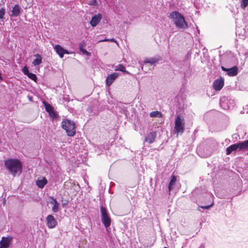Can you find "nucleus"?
Returning a JSON list of instances; mask_svg holds the SVG:
<instances>
[{"label": "nucleus", "instance_id": "5", "mask_svg": "<svg viewBox=\"0 0 248 248\" xmlns=\"http://www.w3.org/2000/svg\"><path fill=\"white\" fill-rule=\"evenodd\" d=\"M101 219L104 227L107 229L109 227L111 219L107 208L103 205L100 207Z\"/></svg>", "mask_w": 248, "mask_h": 248}, {"label": "nucleus", "instance_id": "13", "mask_svg": "<svg viewBox=\"0 0 248 248\" xmlns=\"http://www.w3.org/2000/svg\"><path fill=\"white\" fill-rule=\"evenodd\" d=\"M157 133L155 131H152L149 132L145 138L144 141L149 144L153 143L156 138Z\"/></svg>", "mask_w": 248, "mask_h": 248}, {"label": "nucleus", "instance_id": "18", "mask_svg": "<svg viewBox=\"0 0 248 248\" xmlns=\"http://www.w3.org/2000/svg\"><path fill=\"white\" fill-rule=\"evenodd\" d=\"M229 101L226 97H222L220 99V106L224 109H227L229 108Z\"/></svg>", "mask_w": 248, "mask_h": 248}, {"label": "nucleus", "instance_id": "4", "mask_svg": "<svg viewBox=\"0 0 248 248\" xmlns=\"http://www.w3.org/2000/svg\"><path fill=\"white\" fill-rule=\"evenodd\" d=\"M174 133L177 136L179 134L182 135L185 131V121L182 116L178 115L174 122Z\"/></svg>", "mask_w": 248, "mask_h": 248}, {"label": "nucleus", "instance_id": "30", "mask_svg": "<svg viewBox=\"0 0 248 248\" xmlns=\"http://www.w3.org/2000/svg\"><path fill=\"white\" fill-rule=\"evenodd\" d=\"M5 14V9L3 8H1L0 9V19H1L3 18Z\"/></svg>", "mask_w": 248, "mask_h": 248}, {"label": "nucleus", "instance_id": "9", "mask_svg": "<svg viewBox=\"0 0 248 248\" xmlns=\"http://www.w3.org/2000/svg\"><path fill=\"white\" fill-rule=\"evenodd\" d=\"M54 49L55 50L56 52L58 54L59 57L61 58L63 57L64 54H69V51L65 49H64L61 45H56L54 47Z\"/></svg>", "mask_w": 248, "mask_h": 248}, {"label": "nucleus", "instance_id": "32", "mask_svg": "<svg viewBox=\"0 0 248 248\" xmlns=\"http://www.w3.org/2000/svg\"><path fill=\"white\" fill-rule=\"evenodd\" d=\"M62 206L63 207H64L65 206L67 205L68 203H69V202H68V200H63V198H62Z\"/></svg>", "mask_w": 248, "mask_h": 248}, {"label": "nucleus", "instance_id": "29", "mask_svg": "<svg viewBox=\"0 0 248 248\" xmlns=\"http://www.w3.org/2000/svg\"><path fill=\"white\" fill-rule=\"evenodd\" d=\"M248 5V0H241V6L243 9H245Z\"/></svg>", "mask_w": 248, "mask_h": 248}, {"label": "nucleus", "instance_id": "23", "mask_svg": "<svg viewBox=\"0 0 248 248\" xmlns=\"http://www.w3.org/2000/svg\"><path fill=\"white\" fill-rule=\"evenodd\" d=\"M115 70L120 71L125 73H128V72L126 70L125 66L122 64H119L118 65L115 66Z\"/></svg>", "mask_w": 248, "mask_h": 248}, {"label": "nucleus", "instance_id": "8", "mask_svg": "<svg viewBox=\"0 0 248 248\" xmlns=\"http://www.w3.org/2000/svg\"><path fill=\"white\" fill-rule=\"evenodd\" d=\"M46 220L47 226L50 229L54 228L57 224V220L52 215H48Z\"/></svg>", "mask_w": 248, "mask_h": 248}, {"label": "nucleus", "instance_id": "38", "mask_svg": "<svg viewBox=\"0 0 248 248\" xmlns=\"http://www.w3.org/2000/svg\"><path fill=\"white\" fill-rule=\"evenodd\" d=\"M2 77L1 76V74L0 73V82L2 80Z\"/></svg>", "mask_w": 248, "mask_h": 248}, {"label": "nucleus", "instance_id": "26", "mask_svg": "<svg viewBox=\"0 0 248 248\" xmlns=\"http://www.w3.org/2000/svg\"><path fill=\"white\" fill-rule=\"evenodd\" d=\"M44 106L45 107L46 110L48 112V113L54 109L53 107L49 104L45 103Z\"/></svg>", "mask_w": 248, "mask_h": 248}, {"label": "nucleus", "instance_id": "34", "mask_svg": "<svg viewBox=\"0 0 248 248\" xmlns=\"http://www.w3.org/2000/svg\"><path fill=\"white\" fill-rule=\"evenodd\" d=\"M213 205V203H211L210 205H206V206H200V207L202 208V209H209V208H210Z\"/></svg>", "mask_w": 248, "mask_h": 248}, {"label": "nucleus", "instance_id": "10", "mask_svg": "<svg viewBox=\"0 0 248 248\" xmlns=\"http://www.w3.org/2000/svg\"><path fill=\"white\" fill-rule=\"evenodd\" d=\"M12 239L13 237L11 236L2 237L1 240L0 241V248H8Z\"/></svg>", "mask_w": 248, "mask_h": 248}, {"label": "nucleus", "instance_id": "2", "mask_svg": "<svg viewBox=\"0 0 248 248\" xmlns=\"http://www.w3.org/2000/svg\"><path fill=\"white\" fill-rule=\"evenodd\" d=\"M169 17L172 19L175 26L179 29H186L188 25L184 16L178 11H175L170 14Z\"/></svg>", "mask_w": 248, "mask_h": 248}, {"label": "nucleus", "instance_id": "21", "mask_svg": "<svg viewBox=\"0 0 248 248\" xmlns=\"http://www.w3.org/2000/svg\"><path fill=\"white\" fill-rule=\"evenodd\" d=\"M239 145V151H248V140L238 142Z\"/></svg>", "mask_w": 248, "mask_h": 248}, {"label": "nucleus", "instance_id": "27", "mask_svg": "<svg viewBox=\"0 0 248 248\" xmlns=\"http://www.w3.org/2000/svg\"><path fill=\"white\" fill-rule=\"evenodd\" d=\"M49 116L52 118L53 120L57 119L58 118V113L54 110H52V111L48 113Z\"/></svg>", "mask_w": 248, "mask_h": 248}, {"label": "nucleus", "instance_id": "39", "mask_svg": "<svg viewBox=\"0 0 248 248\" xmlns=\"http://www.w3.org/2000/svg\"><path fill=\"white\" fill-rule=\"evenodd\" d=\"M210 113V112L206 113L205 116H208V115H209Z\"/></svg>", "mask_w": 248, "mask_h": 248}, {"label": "nucleus", "instance_id": "41", "mask_svg": "<svg viewBox=\"0 0 248 248\" xmlns=\"http://www.w3.org/2000/svg\"><path fill=\"white\" fill-rule=\"evenodd\" d=\"M164 248H168L165 247Z\"/></svg>", "mask_w": 248, "mask_h": 248}, {"label": "nucleus", "instance_id": "14", "mask_svg": "<svg viewBox=\"0 0 248 248\" xmlns=\"http://www.w3.org/2000/svg\"><path fill=\"white\" fill-rule=\"evenodd\" d=\"M160 60V58L159 56H155L154 57L145 59L143 61V63L145 64L150 63L151 65H155Z\"/></svg>", "mask_w": 248, "mask_h": 248}, {"label": "nucleus", "instance_id": "24", "mask_svg": "<svg viewBox=\"0 0 248 248\" xmlns=\"http://www.w3.org/2000/svg\"><path fill=\"white\" fill-rule=\"evenodd\" d=\"M150 116L151 117L160 118L162 116V113L159 111H154L150 112Z\"/></svg>", "mask_w": 248, "mask_h": 248}, {"label": "nucleus", "instance_id": "20", "mask_svg": "<svg viewBox=\"0 0 248 248\" xmlns=\"http://www.w3.org/2000/svg\"><path fill=\"white\" fill-rule=\"evenodd\" d=\"M176 180L177 179L175 176L172 175L171 176L170 180L168 185V190L170 192L173 189L174 186L175 185Z\"/></svg>", "mask_w": 248, "mask_h": 248}, {"label": "nucleus", "instance_id": "3", "mask_svg": "<svg viewBox=\"0 0 248 248\" xmlns=\"http://www.w3.org/2000/svg\"><path fill=\"white\" fill-rule=\"evenodd\" d=\"M62 128L65 130L67 135L69 137H73L76 134V127L74 122L65 119L62 123Z\"/></svg>", "mask_w": 248, "mask_h": 248}, {"label": "nucleus", "instance_id": "11", "mask_svg": "<svg viewBox=\"0 0 248 248\" xmlns=\"http://www.w3.org/2000/svg\"><path fill=\"white\" fill-rule=\"evenodd\" d=\"M119 74L118 73H113L108 75L106 79V86L109 87L118 77Z\"/></svg>", "mask_w": 248, "mask_h": 248}, {"label": "nucleus", "instance_id": "35", "mask_svg": "<svg viewBox=\"0 0 248 248\" xmlns=\"http://www.w3.org/2000/svg\"><path fill=\"white\" fill-rule=\"evenodd\" d=\"M49 199H50L52 200L50 202V204L54 205L55 201H57L56 199L52 196L50 197Z\"/></svg>", "mask_w": 248, "mask_h": 248}, {"label": "nucleus", "instance_id": "31", "mask_svg": "<svg viewBox=\"0 0 248 248\" xmlns=\"http://www.w3.org/2000/svg\"><path fill=\"white\" fill-rule=\"evenodd\" d=\"M22 72L26 75L27 76L28 73H30L28 68L27 66H24L22 69Z\"/></svg>", "mask_w": 248, "mask_h": 248}, {"label": "nucleus", "instance_id": "33", "mask_svg": "<svg viewBox=\"0 0 248 248\" xmlns=\"http://www.w3.org/2000/svg\"><path fill=\"white\" fill-rule=\"evenodd\" d=\"M90 5L96 6L98 5L97 1L96 0H91L88 3Z\"/></svg>", "mask_w": 248, "mask_h": 248}, {"label": "nucleus", "instance_id": "7", "mask_svg": "<svg viewBox=\"0 0 248 248\" xmlns=\"http://www.w3.org/2000/svg\"><path fill=\"white\" fill-rule=\"evenodd\" d=\"M224 84V79L223 77H220L214 81L213 87L215 90L219 91L223 88Z\"/></svg>", "mask_w": 248, "mask_h": 248}, {"label": "nucleus", "instance_id": "15", "mask_svg": "<svg viewBox=\"0 0 248 248\" xmlns=\"http://www.w3.org/2000/svg\"><path fill=\"white\" fill-rule=\"evenodd\" d=\"M237 150L239 151V145L238 142L233 144L227 147L226 150V155H230L232 152L236 151Z\"/></svg>", "mask_w": 248, "mask_h": 248}, {"label": "nucleus", "instance_id": "40", "mask_svg": "<svg viewBox=\"0 0 248 248\" xmlns=\"http://www.w3.org/2000/svg\"><path fill=\"white\" fill-rule=\"evenodd\" d=\"M31 99H32V97H29V99H30V100L31 101Z\"/></svg>", "mask_w": 248, "mask_h": 248}, {"label": "nucleus", "instance_id": "19", "mask_svg": "<svg viewBox=\"0 0 248 248\" xmlns=\"http://www.w3.org/2000/svg\"><path fill=\"white\" fill-rule=\"evenodd\" d=\"M47 183V180L45 177L41 179H38L36 181V185L40 188H43Z\"/></svg>", "mask_w": 248, "mask_h": 248}, {"label": "nucleus", "instance_id": "6", "mask_svg": "<svg viewBox=\"0 0 248 248\" xmlns=\"http://www.w3.org/2000/svg\"><path fill=\"white\" fill-rule=\"evenodd\" d=\"M221 70L227 73V74L230 77H234L237 75L238 68L237 66H234L231 68H227L223 66L221 67Z\"/></svg>", "mask_w": 248, "mask_h": 248}, {"label": "nucleus", "instance_id": "25", "mask_svg": "<svg viewBox=\"0 0 248 248\" xmlns=\"http://www.w3.org/2000/svg\"><path fill=\"white\" fill-rule=\"evenodd\" d=\"M59 206L60 204L57 201H55L54 202V204L52 207V211L53 213H57L59 211Z\"/></svg>", "mask_w": 248, "mask_h": 248}, {"label": "nucleus", "instance_id": "1", "mask_svg": "<svg viewBox=\"0 0 248 248\" xmlns=\"http://www.w3.org/2000/svg\"><path fill=\"white\" fill-rule=\"evenodd\" d=\"M5 166L7 170L13 175L15 176L18 171L22 172V165L18 159L10 158L5 161Z\"/></svg>", "mask_w": 248, "mask_h": 248}, {"label": "nucleus", "instance_id": "12", "mask_svg": "<svg viewBox=\"0 0 248 248\" xmlns=\"http://www.w3.org/2000/svg\"><path fill=\"white\" fill-rule=\"evenodd\" d=\"M102 18V16L101 14L99 13L98 14L94 15L92 17V19L90 21L91 25L93 27L96 26L100 22Z\"/></svg>", "mask_w": 248, "mask_h": 248}, {"label": "nucleus", "instance_id": "17", "mask_svg": "<svg viewBox=\"0 0 248 248\" xmlns=\"http://www.w3.org/2000/svg\"><path fill=\"white\" fill-rule=\"evenodd\" d=\"M86 46V42L84 40L79 44V49L83 54L88 56H91V53L85 49Z\"/></svg>", "mask_w": 248, "mask_h": 248}, {"label": "nucleus", "instance_id": "16", "mask_svg": "<svg viewBox=\"0 0 248 248\" xmlns=\"http://www.w3.org/2000/svg\"><path fill=\"white\" fill-rule=\"evenodd\" d=\"M21 8L18 4H16L12 8L11 11L12 14L11 16L17 17L21 13Z\"/></svg>", "mask_w": 248, "mask_h": 248}, {"label": "nucleus", "instance_id": "36", "mask_svg": "<svg viewBox=\"0 0 248 248\" xmlns=\"http://www.w3.org/2000/svg\"><path fill=\"white\" fill-rule=\"evenodd\" d=\"M110 41L111 42H115L116 41L114 39V38H112L110 40Z\"/></svg>", "mask_w": 248, "mask_h": 248}, {"label": "nucleus", "instance_id": "28", "mask_svg": "<svg viewBox=\"0 0 248 248\" xmlns=\"http://www.w3.org/2000/svg\"><path fill=\"white\" fill-rule=\"evenodd\" d=\"M27 76L30 79H32V80H33L34 81L36 80L37 79L36 75L35 74H33V73H30V72L29 73H28V74L27 75Z\"/></svg>", "mask_w": 248, "mask_h": 248}, {"label": "nucleus", "instance_id": "37", "mask_svg": "<svg viewBox=\"0 0 248 248\" xmlns=\"http://www.w3.org/2000/svg\"><path fill=\"white\" fill-rule=\"evenodd\" d=\"M204 248V244H201V246H200L199 248Z\"/></svg>", "mask_w": 248, "mask_h": 248}, {"label": "nucleus", "instance_id": "22", "mask_svg": "<svg viewBox=\"0 0 248 248\" xmlns=\"http://www.w3.org/2000/svg\"><path fill=\"white\" fill-rule=\"evenodd\" d=\"M36 58L33 61L32 64L34 66L40 65L42 62V57L39 54H36L34 55Z\"/></svg>", "mask_w": 248, "mask_h": 248}]
</instances>
